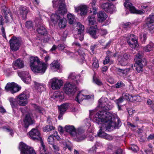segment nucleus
I'll list each match as a JSON object with an SVG mask.
<instances>
[{
    "mask_svg": "<svg viewBox=\"0 0 154 154\" xmlns=\"http://www.w3.org/2000/svg\"><path fill=\"white\" fill-rule=\"evenodd\" d=\"M108 101L107 98L101 97L98 100V106L103 110L99 111L93 117L92 116L93 115V111H90V116L94 122L98 124H104L105 125V128L107 129H111V128H115L117 126L116 123L112 120V118L116 116V114L113 113L105 111L106 110H110L111 109L107 107Z\"/></svg>",
    "mask_w": 154,
    "mask_h": 154,
    "instance_id": "1",
    "label": "nucleus"
},
{
    "mask_svg": "<svg viewBox=\"0 0 154 154\" xmlns=\"http://www.w3.org/2000/svg\"><path fill=\"white\" fill-rule=\"evenodd\" d=\"M30 66L34 72L42 74L45 73L48 67V65L41 62L37 57H31L29 58Z\"/></svg>",
    "mask_w": 154,
    "mask_h": 154,
    "instance_id": "2",
    "label": "nucleus"
},
{
    "mask_svg": "<svg viewBox=\"0 0 154 154\" xmlns=\"http://www.w3.org/2000/svg\"><path fill=\"white\" fill-rule=\"evenodd\" d=\"M9 43L11 49L12 51H16L19 49L23 42L21 38L13 36L10 40Z\"/></svg>",
    "mask_w": 154,
    "mask_h": 154,
    "instance_id": "3",
    "label": "nucleus"
},
{
    "mask_svg": "<svg viewBox=\"0 0 154 154\" xmlns=\"http://www.w3.org/2000/svg\"><path fill=\"white\" fill-rule=\"evenodd\" d=\"M43 21L40 18H37L35 20V26L37 27L36 31L38 33L41 35H45L47 33L45 27L43 25Z\"/></svg>",
    "mask_w": 154,
    "mask_h": 154,
    "instance_id": "4",
    "label": "nucleus"
},
{
    "mask_svg": "<svg viewBox=\"0 0 154 154\" xmlns=\"http://www.w3.org/2000/svg\"><path fill=\"white\" fill-rule=\"evenodd\" d=\"M21 154H36L32 148L26 145L23 142H21L19 146Z\"/></svg>",
    "mask_w": 154,
    "mask_h": 154,
    "instance_id": "5",
    "label": "nucleus"
},
{
    "mask_svg": "<svg viewBox=\"0 0 154 154\" xmlns=\"http://www.w3.org/2000/svg\"><path fill=\"white\" fill-rule=\"evenodd\" d=\"M48 83L51 85V88L53 90L59 89L63 85V81L56 78L50 79Z\"/></svg>",
    "mask_w": 154,
    "mask_h": 154,
    "instance_id": "6",
    "label": "nucleus"
},
{
    "mask_svg": "<svg viewBox=\"0 0 154 154\" xmlns=\"http://www.w3.org/2000/svg\"><path fill=\"white\" fill-rule=\"evenodd\" d=\"M126 41L129 46L133 48L137 47L138 46L137 38L133 34H130L126 38Z\"/></svg>",
    "mask_w": 154,
    "mask_h": 154,
    "instance_id": "7",
    "label": "nucleus"
},
{
    "mask_svg": "<svg viewBox=\"0 0 154 154\" xmlns=\"http://www.w3.org/2000/svg\"><path fill=\"white\" fill-rule=\"evenodd\" d=\"M63 90L66 94H73L77 91L76 87L75 85L67 82L64 85Z\"/></svg>",
    "mask_w": 154,
    "mask_h": 154,
    "instance_id": "8",
    "label": "nucleus"
},
{
    "mask_svg": "<svg viewBox=\"0 0 154 154\" xmlns=\"http://www.w3.org/2000/svg\"><path fill=\"white\" fill-rule=\"evenodd\" d=\"M17 97V103L20 106H24L27 104V100L29 97L24 92L20 94Z\"/></svg>",
    "mask_w": 154,
    "mask_h": 154,
    "instance_id": "9",
    "label": "nucleus"
},
{
    "mask_svg": "<svg viewBox=\"0 0 154 154\" xmlns=\"http://www.w3.org/2000/svg\"><path fill=\"white\" fill-rule=\"evenodd\" d=\"M29 135L34 140L40 141L42 140L39 131L37 129H32L29 132Z\"/></svg>",
    "mask_w": 154,
    "mask_h": 154,
    "instance_id": "10",
    "label": "nucleus"
},
{
    "mask_svg": "<svg viewBox=\"0 0 154 154\" xmlns=\"http://www.w3.org/2000/svg\"><path fill=\"white\" fill-rule=\"evenodd\" d=\"M135 63L134 65V67L137 71L140 72H142L143 70V66H145L146 65V62L145 59H143V61L140 60H138L137 58L134 59Z\"/></svg>",
    "mask_w": 154,
    "mask_h": 154,
    "instance_id": "11",
    "label": "nucleus"
},
{
    "mask_svg": "<svg viewBox=\"0 0 154 154\" xmlns=\"http://www.w3.org/2000/svg\"><path fill=\"white\" fill-rule=\"evenodd\" d=\"M18 75L26 83L28 84L31 80L30 77L28 75V72L27 71H22L17 72Z\"/></svg>",
    "mask_w": 154,
    "mask_h": 154,
    "instance_id": "12",
    "label": "nucleus"
},
{
    "mask_svg": "<svg viewBox=\"0 0 154 154\" xmlns=\"http://www.w3.org/2000/svg\"><path fill=\"white\" fill-rule=\"evenodd\" d=\"M69 104L68 103H64L58 106L59 115L58 118L59 119H60L62 118L63 115L69 107Z\"/></svg>",
    "mask_w": 154,
    "mask_h": 154,
    "instance_id": "13",
    "label": "nucleus"
},
{
    "mask_svg": "<svg viewBox=\"0 0 154 154\" xmlns=\"http://www.w3.org/2000/svg\"><path fill=\"white\" fill-rule=\"evenodd\" d=\"M97 26L95 25L87 28V32L93 38L96 39L98 37L97 35Z\"/></svg>",
    "mask_w": 154,
    "mask_h": 154,
    "instance_id": "14",
    "label": "nucleus"
},
{
    "mask_svg": "<svg viewBox=\"0 0 154 154\" xmlns=\"http://www.w3.org/2000/svg\"><path fill=\"white\" fill-rule=\"evenodd\" d=\"M75 138L76 141L79 142L84 139L86 138V136L84 133V131L80 129H79L77 132H76Z\"/></svg>",
    "mask_w": 154,
    "mask_h": 154,
    "instance_id": "15",
    "label": "nucleus"
},
{
    "mask_svg": "<svg viewBox=\"0 0 154 154\" xmlns=\"http://www.w3.org/2000/svg\"><path fill=\"white\" fill-rule=\"evenodd\" d=\"M24 127L27 128L29 125L33 124L34 122V120L30 116L29 114L26 115L24 120Z\"/></svg>",
    "mask_w": 154,
    "mask_h": 154,
    "instance_id": "16",
    "label": "nucleus"
},
{
    "mask_svg": "<svg viewBox=\"0 0 154 154\" xmlns=\"http://www.w3.org/2000/svg\"><path fill=\"white\" fill-rule=\"evenodd\" d=\"M88 11V8L86 5H82L75 8V11L78 12L81 15H85Z\"/></svg>",
    "mask_w": 154,
    "mask_h": 154,
    "instance_id": "17",
    "label": "nucleus"
},
{
    "mask_svg": "<svg viewBox=\"0 0 154 154\" xmlns=\"http://www.w3.org/2000/svg\"><path fill=\"white\" fill-rule=\"evenodd\" d=\"M2 12L5 15V17L6 19L8 20L10 17L12 18L10 11L9 9L5 6H3L2 7Z\"/></svg>",
    "mask_w": 154,
    "mask_h": 154,
    "instance_id": "18",
    "label": "nucleus"
},
{
    "mask_svg": "<svg viewBox=\"0 0 154 154\" xmlns=\"http://www.w3.org/2000/svg\"><path fill=\"white\" fill-rule=\"evenodd\" d=\"M129 56L127 54H125L123 55H119L118 60L120 64L122 66H125L127 64L126 61L129 58Z\"/></svg>",
    "mask_w": 154,
    "mask_h": 154,
    "instance_id": "19",
    "label": "nucleus"
},
{
    "mask_svg": "<svg viewBox=\"0 0 154 154\" xmlns=\"http://www.w3.org/2000/svg\"><path fill=\"white\" fill-rule=\"evenodd\" d=\"M65 131L69 133L71 135L75 136L76 134L75 129L73 126L67 125L65 127Z\"/></svg>",
    "mask_w": 154,
    "mask_h": 154,
    "instance_id": "20",
    "label": "nucleus"
},
{
    "mask_svg": "<svg viewBox=\"0 0 154 154\" xmlns=\"http://www.w3.org/2000/svg\"><path fill=\"white\" fill-rule=\"evenodd\" d=\"M67 12V9L65 5L63 3L60 4L57 11V13L60 15L63 16Z\"/></svg>",
    "mask_w": 154,
    "mask_h": 154,
    "instance_id": "21",
    "label": "nucleus"
},
{
    "mask_svg": "<svg viewBox=\"0 0 154 154\" xmlns=\"http://www.w3.org/2000/svg\"><path fill=\"white\" fill-rule=\"evenodd\" d=\"M13 64L14 69L17 68L21 69L24 66L23 61L20 59H18L14 61Z\"/></svg>",
    "mask_w": 154,
    "mask_h": 154,
    "instance_id": "22",
    "label": "nucleus"
},
{
    "mask_svg": "<svg viewBox=\"0 0 154 154\" xmlns=\"http://www.w3.org/2000/svg\"><path fill=\"white\" fill-rule=\"evenodd\" d=\"M102 8L107 12H110L112 10L113 5L109 3H106L102 4Z\"/></svg>",
    "mask_w": 154,
    "mask_h": 154,
    "instance_id": "23",
    "label": "nucleus"
},
{
    "mask_svg": "<svg viewBox=\"0 0 154 154\" xmlns=\"http://www.w3.org/2000/svg\"><path fill=\"white\" fill-rule=\"evenodd\" d=\"M93 11V14L89 16L87 19L88 22V24L90 26L94 25L96 24V19L94 15V14H96V13L95 12V10Z\"/></svg>",
    "mask_w": 154,
    "mask_h": 154,
    "instance_id": "24",
    "label": "nucleus"
},
{
    "mask_svg": "<svg viewBox=\"0 0 154 154\" xmlns=\"http://www.w3.org/2000/svg\"><path fill=\"white\" fill-rule=\"evenodd\" d=\"M20 11L23 19L24 20H26V15L28 12V9L26 7L21 6L20 8Z\"/></svg>",
    "mask_w": 154,
    "mask_h": 154,
    "instance_id": "25",
    "label": "nucleus"
},
{
    "mask_svg": "<svg viewBox=\"0 0 154 154\" xmlns=\"http://www.w3.org/2000/svg\"><path fill=\"white\" fill-rule=\"evenodd\" d=\"M97 16L98 21L100 22H103L107 17L105 13L102 11L99 12L97 14Z\"/></svg>",
    "mask_w": 154,
    "mask_h": 154,
    "instance_id": "26",
    "label": "nucleus"
},
{
    "mask_svg": "<svg viewBox=\"0 0 154 154\" xmlns=\"http://www.w3.org/2000/svg\"><path fill=\"white\" fill-rule=\"evenodd\" d=\"M51 65V69L53 71H57L60 68V64L57 61H54Z\"/></svg>",
    "mask_w": 154,
    "mask_h": 154,
    "instance_id": "27",
    "label": "nucleus"
},
{
    "mask_svg": "<svg viewBox=\"0 0 154 154\" xmlns=\"http://www.w3.org/2000/svg\"><path fill=\"white\" fill-rule=\"evenodd\" d=\"M129 11L131 13H135L140 15H142L144 14L145 11L143 10H137L135 8L133 5L129 9Z\"/></svg>",
    "mask_w": 154,
    "mask_h": 154,
    "instance_id": "28",
    "label": "nucleus"
},
{
    "mask_svg": "<svg viewBox=\"0 0 154 154\" xmlns=\"http://www.w3.org/2000/svg\"><path fill=\"white\" fill-rule=\"evenodd\" d=\"M76 27L77 29H78V35H82L84 29V26L82 25L80 23H78L77 24Z\"/></svg>",
    "mask_w": 154,
    "mask_h": 154,
    "instance_id": "29",
    "label": "nucleus"
},
{
    "mask_svg": "<svg viewBox=\"0 0 154 154\" xmlns=\"http://www.w3.org/2000/svg\"><path fill=\"white\" fill-rule=\"evenodd\" d=\"M85 95L81 92H79L75 98V100L77 102L80 103L82 101L85 99Z\"/></svg>",
    "mask_w": 154,
    "mask_h": 154,
    "instance_id": "30",
    "label": "nucleus"
},
{
    "mask_svg": "<svg viewBox=\"0 0 154 154\" xmlns=\"http://www.w3.org/2000/svg\"><path fill=\"white\" fill-rule=\"evenodd\" d=\"M59 22L58 23L59 26L60 28H64L66 26V19L64 17L60 18L59 20Z\"/></svg>",
    "mask_w": 154,
    "mask_h": 154,
    "instance_id": "31",
    "label": "nucleus"
},
{
    "mask_svg": "<svg viewBox=\"0 0 154 154\" xmlns=\"http://www.w3.org/2000/svg\"><path fill=\"white\" fill-rule=\"evenodd\" d=\"M154 47V44L152 43H150L143 48V50L146 52H149L152 51Z\"/></svg>",
    "mask_w": 154,
    "mask_h": 154,
    "instance_id": "32",
    "label": "nucleus"
},
{
    "mask_svg": "<svg viewBox=\"0 0 154 154\" xmlns=\"http://www.w3.org/2000/svg\"><path fill=\"white\" fill-rule=\"evenodd\" d=\"M35 85V88L39 92H41L44 88V85L38 83L36 82H34Z\"/></svg>",
    "mask_w": 154,
    "mask_h": 154,
    "instance_id": "33",
    "label": "nucleus"
},
{
    "mask_svg": "<svg viewBox=\"0 0 154 154\" xmlns=\"http://www.w3.org/2000/svg\"><path fill=\"white\" fill-rule=\"evenodd\" d=\"M116 70L119 74L122 76H124L127 74V72L129 71V69H122L119 68H117Z\"/></svg>",
    "mask_w": 154,
    "mask_h": 154,
    "instance_id": "34",
    "label": "nucleus"
},
{
    "mask_svg": "<svg viewBox=\"0 0 154 154\" xmlns=\"http://www.w3.org/2000/svg\"><path fill=\"white\" fill-rule=\"evenodd\" d=\"M60 15H58L57 14H52L51 18V20L53 21H55L57 22L58 20H59L60 18H61V17L60 16Z\"/></svg>",
    "mask_w": 154,
    "mask_h": 154,
    "instance_id": "35",
    "label": "nucleus"
},
{
    "mask_svg": "<svg viewBox=\"0 0 154 154\" xmlns=\"http://www.w3.org/2000/svg\"><path fill=\"white\" fill-rule=\"evenodd\" d=\"M9 100L13 109L14 108H16L17 106L16 102L17 101L16 99L13 98L11 97L9 99Z\"/></svg>",
    "mask_w": 154,
    "mask_h": 154,
    "instance_id": "36",
    "label": "nucleus"
},
{
    "mask_svg": "<svg viewBox=\"0 0 154 154\" xmlns=\"http://www.w3.org/2000/svg\"><path fill=\"white\" fill-rule=\"evenodd\" d=\"M41 146L40 148L39 151L40 154H46V149L45 148V146L42 140L40 141Z\"/></svg>",
    "mask_w": 154,
    "mask_h": 154,
    "instance_id": "37",
    "label": "nucleus"
},
{
    "mask_svg": "<svg viewBox=\"0 0 154 154\" xmlns=\"http://www.w3.org/2000/svg\"><path fill=\"white\" fill-rule=\"evenodd\" d=\"M15 83L14 82L8 83L5 87V89L7 91L11 92Z\"/></svg>",
    "mask_w": 154,
    "mask_h": 154,
    "instance_id": "38",
    "label": "nucleus"
},
{
    "mask_svg": "<svg viewBox=\"0 0 154 154\" xmlns=\"http://www.w3.org/2000/svg\"><path fill=\"white\" fill-rule=\"evenodd\" d=\"M21 89V87L19 86L17 84L15 83L11 93L13 94L19 91Z\"/></svg>",
    "mask_w": 154,
    "mask_h": 154,
    "instance_id": "39",
    "label": "nucleus"
},
{
    "mask_svg": "<svg viewBox=\"0 0 154 154\" xmlns=\"http://www.w3.org/2000/svg\"><path fill=\"white\" fill-rule=\"evenodd\" d=\"M54 127L53 126L49 125H47L43 128V130L45 132H48L54 130Z\"/></svg>",
    "mask_w": 154,
    "mask_h": 154,
    "instance_id": "40",
    "label": "nucleus"
},
{
    "mask_svg": "<svg viewBox=\"0 0 154 154\" xmlns=\"http://www.w3.org/2000/svg\"><path fill=\"white\" fill-rule=\"evenodd\" d=\"M146 21L147 23H154V14L149 15Z\"/></svg>",
    "mask_w": 154,
    "mask_h": 154,
    "instance_id": "41",
    "label": "nucleus"
},
{
    "mask_svg": "<svg viewBox=\"0 0 154 154\" xmlns=\"http://www.w3.org/2000/svg\"><path fill=\"white\" fill-rule=\"evenodd\" d=\"M67 17L69 23L70 24H73L74 20L73 16L71 14H69L67 15Z\"/></svg>",
    "mask_w": 154,
    "mask_h": 154,
    "instance_id": "42",
    "label": "nucleus"
},
{
    "mask_svg": "<svg viewBox=\"0 0 154 154\" xmlns=\"http://www.w3.org/2000/svg\"><path fill=\"white\" fill-rule=\"evenodd\" d=\"M33 107L36 111L39 113H41L44 111V109L43 108L36 105L35 104L33 105Z\"/></svg>",
    "mask_w": 154,
    "mask_h": 154,
    "instance_id": "43",
    "label": "nucleus"
},
{
    "mask_svg": "<svg viewBox=\"0 0 154 154\" xmlns=\"http://www.w3.org/2000/svg\"><path fill=\"white\" fill-rule=\"evenodd\" d=\"M93 63L92 64L93 67L95 68H98L99 66V65L97 60L95 58L93 59Z\"/></svg>",
    "mask_w": 154,
    "mask_h": 154,
    "instance_id": "44",
    "label": "nucleus"
},
{
    "mask_svg": "<svg viewBox=\"0 0 154 154\" xmlns=\"http://www.w3.org/2000/svg\"><path fill=\"white\" fill-rule=\"evenodd\" d=\"M93 81L94 82L98 85L101 86L103 85L100 80L96 77H93Z\"/></svg>",
    "mask_w": 154,
    "mask_h": 154,
    "instance_id": "45",
    "label": "nucleus"
},
{
    "mask_svg": "<svg viewBox=\"0 0 154 154\" xmlns=\"http://www.w3.org/2000/svg\"><path fill=\"white\" fill-rule=\"evenodd\" d=\"M102 127L101 128L98 133V136L103 138H104L106 134L102 131Z\"/></svg>",
    "mask_w": 154,
    "mask_h": 154,
    "instance_id": "46",
    "label": "nucleus"
},
{
    "mask_svg": "<svg viewBox=\"0 0 154 154\" xmlns=\"http://www.w3.org/2000/svg\"><path fill=\"white\" fill-rule=\"evenodd\" d=\"M148 146L150 149L149 150L147 149H145L144 151L147 154H153L152 152V144L150 143L149 144Z\"/></svg>",
    "mask_w": 154,
    "mask_h": 154,
    "instance_id": "47",
    "label": "nucleus"
},
{
    "mask_svg": "<svg viewBox=\"0 0 154 154\" xmlns=\"http://www.w3.org/2000/svg\"><path fill=\"white\" fill-rule=\"evenodd\" d=\"M125 85L121 81H119L116 85V87L117 88H119L122 87H125Z\"/></svg>",
    "mask_w": 154,
    "mask_h": 154,
    "instance_id": "48",
    "label": "nucleus"
},
{
    "mask_svg": "<svg viewBox=\"0 0 154 154\" xmlns=\"http://www.w3.org/2000/svg\"><path fill=\"white\" fill-rule=\"evenodd\" d=\"M149 29L151 31H154V23H147Z\"/></svg>",
    "mask_w": 154,
    "mask_h": 154,
    "instance_id": "49",
    "label": "nucleus"
},
{
    "mask_svg": "<svg viewBox=\"0 0 154 154\" xmlns=\"http://www.w3.org/2000/svg\"><path fill=\"white\" fill-rule=\"evenodd\" d=\"M142 55L143 53L141 52H139L136 55V57L135 58V59L137 58V59L138 60H140V61H143V60L145 59L144 58H142Z\"/></svg>",
    "mask_w": 154,
    "mask_h": 154,
    "instance_id": "50",
    "label": "nucleus"
},
{
    "mask_svg": "<svg viewBox=\"0 0 154 154\" xmlns=\"http://www.w3.org/2000/svg\"><path fill=\"white\" fill-rule=\"evenodd\" d=\"M130 97H132V100L134 101H139L140 99V96L138 95L132 96L130 95Z\"/></svg>",
    "mask_w": 154,
    "mask_h": 154,
    "instance_id": "51",
    "label": "nucleus"
},
{
    "mask_svg": "<svg viewBox=\"0 0 154 154\" xmlns=\"http://www.w3.org/2000/svg\"><path fill=\"white\" fill-rule=\"evenodd\" d=\"M130 22H126V23H123L122 25V27L125 29L127 28H130Z\"/></svg>",
    "mask_w": 154,
    "mask_h": 154,
    "instance_id": "52",
    "label": "nucleus"
},
{
    "mask_svg": "<svg viewBox=\"0 0 154 154\" xmlns=\"http://www.w3.org/2000/svg\"><path fill=\"white\" fill-rule=\"evenodd\" d=\"M48 141L49 144L53 145L54 144V139L52 136H50L48 138Z\"/></svg>",
    "mask_w": 154,
    "mask_h": 154,
    "instance_id": "53",
    "label": "nucleus"
},
{
    "mask_svg": "<svg viewBox=\"0 0 154 154\" xmlns=\"http://www.w3.org/2000/svg\"><path fill=\"white\" fill-rule=\"evenodd\" d=\"M25 26L28 29H29L32 27L33 26V24L31 21H28L26 22L25 24Z\"/></svg>",
    "mask_w": 154,
    "mask_h": 154,
    "instance_id": "54",
    "label": "nucleus"
},
{
    "mask_svg": "<svg viewBox=\"0 0 154 154\" xmlns=\"http://www.w3.org/2000/svg\"><path fill=\"white\" fill-rule=\"evenodd\" d=\"M106 56L109 57H115L116 56V54H114L109 51H108L106 53Z\"/></svg>",
    "mask_w": 154,
    "mask_h": 154,
    "instance_id": "55",
    "label": "nucleus"
},
{
    "mask_svg": "<svg viewBox=\"0 0 154 154\" xmlns=\"http://www.w3.org/2000/svg\"><path fill=\"white\" fill-rule=\"evenodd\" d=\"M55 97L56 98H58L60 99H62L63 98V93H60L58 92L56 94H55Z\"/></svg>",
    "mask_w": 154,
    "mask_h": 154,
    "instance_id": "56",
    "label": "nucleus"
},
{
    "mask_svg": "<svg viewBox=\"0 0 154 154\" xmlns=\"http://www.w3.org/2000/svg\"><path fill=\"white\" fill-rule=\"evenodd\" d=\"M78 77V76L76 75L75 73H72L70 74L69 78L71 79L75 80Z\"/></svg>",
    "mask_w": 154,
    "mask_h": 154,
    "instance_id": "57",
    "label": "nucleus"
},
{
    "mask_svg": "<svg viewBox=\"0 0 154 154\" xmlns=\"http://www.w3.org/2000/svg\"><path fill=\"white\" fill-rule=\"evenodd\" d=\"M123 97H120L118 99L116 100L115 102L117 105H120L121 103L123 101Z\"/></svg>",
    "mask_w": 154,
    "mask_h": 154,
    "instance_id": "58",
    "label": "nucleus"
},
{
    "mask_svg": "<svg viewBox=\"0 0 154 154\" xmlns=\"http://www.w3.org/2000/svg\"><path fill=\"white\" fill-rule=\"evenodd\" d=\"M129 94L127 93H124L122 94V97H123V99H125L127 100H130L131 98H129Z\"/></svg>",
    "mask_w": 154,
    "mask_h": 154,
    "instance_id": "59",
    "label": "nucleus"
},
{
    "mask_svg": "<svg viewBox=\"0 0 154 154\" xmlns=\"http://www.w3.org/2000/svg\"><path fill=\"white\" fill-rule=\"evenodd\" d=\"M131 149L134 152H136L138 150V147L136 145L132 146L131 147Z\"/></svg>",
    "mask_w": 154,
    "mask_h": 154,
    "instance_id": "60",
    "label": "nucleus"
},
{
    "mask_svg": "<svg viewBox=\"0 0 154 154\" xmlns=\"http://www.w3.org/2000/svg\"><path fill=\"white\" fill-rule=\"evenodd\" d=\"M52 147L54 150V152L58 151L60 149L59 146L56 145L54 144L52 145Z\"/></svg>",
    "mask_w": 154,
    "mask_h": 154,
    "instance_id": "61",
    "label": "nucleus"
},
{
    "mask_svg": "<svg viewBox=\"0 0 154 154\" xmlns=\"http://www.w3.org/2000/svg\"><path fill=\"white\" fill-rule=\"evenodd\" d=\"M147 139L149 141L151 140L154 139V134H150L147 137Z\"/></svg>",
    "mask_w": 154,
    "mask_h": 154,
    "instance_id": "62",
    "label": "nucleus"
},
{
    "mask_svg": "<svg viewBox=\"0 0 154 154\" xmlns=\"http://www.w3.org/2000/svg\"><path fill=\"white\" fill-rule=\"evenodd\" d=\"M57 47L60 50H63L65 48L64 44L59 45H58Z\"/></svg>",
    "mask_w": 154,
    "mask_h": 154,
    "instance_id": "63",
    "label": "nucleus"
},
{
    "mask_svg": "<svg viewBox=\"0 0 154 154\" xmlns=\"http://www.w3.org/2000/svg\"><path fill=\"white\" fill-rule=\"evenodd\" d=\"M109 58L106 56L104 60H103V64L105 65L108 63L109 62Z\"/></svg>",
    "mask_w": 154,
    "mask_h": 154,
    "instance_id": "64",
    "label": "nucleus"
}]
</instances>
